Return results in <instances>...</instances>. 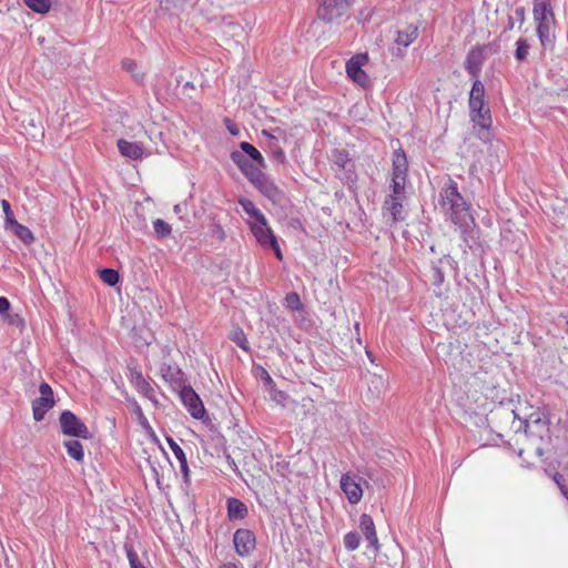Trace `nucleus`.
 Instances as JSON below:
<instances>
[{
  "label": "nucleus",
  "mask_w": 568,
  "mask_h": 568,
  "mask_svg": "<svg viewBox=\"0 0 568 568\" xmlns=\"http://www.w3.org/2000/svg\"><path fill=\"white\" fill-rule=\"evenodd\" d=\"M439 206L447 219L464 231L474 223L471 206L460 194L458 184L450 176L439 191Z\"/></svg>",
  "instance_id": "f257e3e1"
},
{
  "label": "nucleus",
  "mask_w": 568,
  "mask_h": 568,
  "mask_svg": "<svg viewBox=\"0 0 568 568\" xmlns=\"http://www.w3.org/2000/svg\"><path fill=\"white\" fill-rule=\"evenodd\" d=\"M230 158L248 182L265 197L274 203L282 199L283 192L274 181L271 180L258 166H254V163L248 161L244 154L239 151H233L231 152Z\"/></svg>",
  "instance_id": "f03ea898"
},
{
  "label": "nucleus",
  "mask_w": 568,
  "mask_h": 568,
  "mask_svg": "<svg viewBox=\"0 0 568 568\" xmlns=\"http://www.w3.org/2000/svg\"><path fill=\"white\" fill-rule=\"evenodd\" d=\"M550 420L547 414L541 412L531 413L528 418L520 419V426L516 432L517 435L523 436L530 442L531 448L539 456L542 455V443L550 439Z\"/></svg>",
  "instance_id": "7ed1b4c3"
},
{
  "label": "nucleus",
  "mask_w": 568,
  "mask_h": 568,
  "mask_svg": "<svg viewBox=\"0 0 568 568\" xmlns=\"http://www.w3.org/2000/svg\"><path fill=\"white\" fill-rule=\"evenodd\" d=\"M532 16L536 22V32L544 49H554L555 45V13L550 0H534Z\"/></svg>",
  "instance_id": "20e7f679"
},
{
  "label": "nucleus",
  "mask_w": 568,
  "mask_h": 568,
  "mask_svg": "<svg viewBox=\"0 0 568 568\" xmlns=\"http://www.w3.org/2000/svg\"><path fill=\"white\" fill-rule=\"evenodd\" d=\"M355 0H317V17L326 23H339L349 17V9Z\"/></svg>",
  "instance_id": "39448f33"
},
{
  "label": "nucleus",
  "mask_w": 568,
  "mask_h": 568,
  "mask_svg": "<svg viewBox=\"0 0 568 568\" xmlns=\"http://www.w3.org/2000/svg\"><path fill=\"white\" fill-rule=\"evenodd\" d=\"M61 433L65 436L89 439L91 433L88 426L71 410H63L59 417Z\"/></svg>",
  "instance_id": "423d86ee"
},
{
  "label": "nucleus",
  "mask_w": 568,
  "mask_h": 568,
  "mask_svg": "<svg viewBox=\"0 0 568 568\" xmlns=\"http://www.w3.org/2000/svg\"><path fill=\"white\" fill-rule=\"evenodd\" d=\"M332 160L337 168V176L345 183H354L357 180L355 163L351 159L348 151L344 149H334Z\"/></svg>",
  "instance_id": "0eeeda50"
},
{
  "label": "nucleus",
  "mask_w": 568,
  "mask_h": 568,
  "mask_svg": "<svg viewBox=\"0 0 568 568\" xmlns=\"http://www.w3.org/2000/svg\"><path fill=\"white\" fill-rule=\"evenodd\" d=\"M251 232L261 246L271 247L276 258L280 261L283 260V254L277 243V239L271 227L267 225L266 219H264L262 222L253 223L251 225Z\"/></svg>",
  "instance_id": "6e6552de"
},
{
  "label": "nucleus",
  "mask_w": 568,
  "mask_h": 568,
  "mask_svg": "<svg viewBox=\"0 0 568 568\" xmlns=\"http://www.w3.org/2000/svg\"><path fill=\"white\" fill-rule=\"evenodd\" d=\"M180 398L193 418L203 420L206 417L209 419L202 399L191 385H185L180 389Z\"/></svg>",
  "instance_id": "1a4fd4ad"
},
{
  "label": "nucleus",
  "mask_w": 568,
  "mask_h": 568,
  "mask_svg": "<svg viewBox=\"0 0 568 568\" xmlns=\"http://www.w3.org/2000/svg\"><path fill=\"white\" fill-rule=\"evenodd\" d=\"M40 396L32 402V413L36 422H41L47 412L54 406L53 390L43 382L39 386Z\"/></svg>",
  "instance_id": "9d476101"
},
{
  "label": "nucleus",
  "mask_w": 568,
  "mask_h": 568,
  "mask_svg": "<svg viewBox=\"0 0 568 568\" xmlns=\"http://www.w3.org/2000/svg\"><path fill=\"white\" fill-rule=\"evenodd\" d=\"M233 545L240 557H248L256 548V537L251 529L239 528L233 534Z\"/></svg>",
  "instance_id": "9b49d317"
},
{
  "label": "nucleus",
  "mask_w": 568,
  "mask_h": 568,
  "mask_svg": "<svg viewBox=\"0 0 568 568\" xmlns=\"http://www.w3.org/2000/svg\"><path fill=\"white\" fill-rule=\"evenodd\" d=\"M443 265H447L453 270H456L458 264L450 255H444L437 261L432 262L430 266V281L433 286L435 287V294L437 296L442 295V286L445 282V273L443 270Z\"/></svg>",
  "instance_id": "f8f14e48"
},
{
  "label": "nucleus",
  "mask_w": 568,
  "mask_h": 568,
  "mask_svg": "<svg viewBox=\"0 0 568 568\" xmlns=\"http://www.w3.org/2000/svg\"><path fill=\"white\" fill-rule=\"evenodd\" d=\"M485 45H476L471 48L465 59L464 68L471 79H479L483 65L485 63Z\"/></svg>",
  "instance_id": "ddd939ff"
},
{
  "label": "nucleus",
  "mask_w": 568,
  "mask_h": 568,
  "mask_svg": "<svg viewBox=\"0 0 568 568\" xmlns=\"http://www.w3.org/2000/svg\"><path fill=\"white\" fill-rule=\"evenodd\" d=\"M418 37V28L414 24L406 26L403 30H398L395 37L397 48H390V52L396 58H404L406 52L403 48L409 47Z\"/></svg>",
  "instance_id": "4468645a"
},
{
  "label": "nucleus",
  "mask_w": 568,
  "mask_h": 568,
  "mask_svg": "<svg viewBox=\"0 0 568 568\" xmlns=\"http://www.w3.org/2000/svg\"><path fill=\"white\" fill-rule=\"evenodd\" d=\"M129 374L128 378L131 384L135 387V389L145 396L146 398L153 400L155 398V390L151 386L149 382L143 377L142 372L132 363L128 365Z\"/></svg>",
  "instance_id": "2eb2a0df"
},
{
  "label": "nucleus",
  "mask_w": 568,
  "mask_h": 568,
  "mask_svg": "<svg viewBox=\"0 0 568 568\" xmlns=\"http://www.w3.org/2000/svg\"><path fill=\"white\" fill-rule=\"evenodd\" d=\"M367 60V54H358L353 57L346 63L347 75L356 83L365 87L368 82V75L363 70L362 65Z\"/></svg>",
  "instance_id": "dca6fc26"
},
{
  "label": "nucleus",
  "mask_w": 568,
  "mask_h": 568,
  "mask_svg": "<svg viewBox=\"0 0 568 568\" xmlns=\"http://www.w3.org/2000/svg\"><path fill=\"white\" fill-rule=\"evenodd\" d=\"M162 378L168 382L173 388L181 389L185 386L184 373L179 366L163 363L160 367Z\"/></svg>",
  "instance_id": "f3484780"
},
{
  "label": "nucleus",
  "mask_w": 568,
  "mask_h": 568,
  "mask_svg": "<svg viewBox=\"0 0 568 568\" xmlns=\"http://www.w3.org/2000/svg\"><path fill=\"white\" fill-rule=\"evenodd\" d=\"M217 28L227 39L239 40L245 34V29L232 16L221 18Z\"/></svg>",
  "instance_id": "a211bd4d"
},
{
  "label": "nucleus",
  "mask_w": 568,
  "mask_h": 568,
  "mask_svg": "<svg viewBox=\"0 0 568 568\" xmlns=\"http://www.w3.org/2000/svg\"><path fill=\"white\" fill-rule=\"evenodd\" d=\"M408 161L405 151L399 148L392 155V179L407 180Z\"/></svg>",
  "instance_id": "6ab92c4d"
},
{
  "label": "nucleus",
  "mask_w": 568,
  "mask_h": 568,
  "mask_svg": "<svg viewBox=\"0 0 568 568\" xmlns=\"http://www.w3.org/2000/svg\"><path fill=\"white\" fill-rule=\"evenodd\" d=\"M341 489L351 504H357L362 499V487L349 474L342 475Z\"/></svg>",
  "instance_id": "aec40b11"
},
{
  "label": "nucleus",
  "mask_w": 568,
  "mask_h": 568,
  "mask_svg": "<svg viewBox=\"0 0 568 568\" xmlns=\"http://www.w3.org/2000/svg\"><path fill=\"white\" fill-rule=\"evenodd\" d=\"M359 528L365 539L368 541V546L375 550H379V541L372 516L362 514L359 517Z\"/></svg>",
  "instance_id": "412c9836"
},
{
  "label": "nucleus",
  "mask_w": 568,
  "mask_h": 568,
  "mask_svg": "<svg viewBox=\"0 0 568 568\" xmlns=\"http://www.w3.org/2000/svg\"><path fill=\"white\" fill-rule=\"evenodd\" d=\"M487 105L488 103L485 100V85L480 79H476L473 81V85L469 92L468 108L469 110L477 108L483 109Z\"/></svg>",
  "instance_id": "4be33fe9"
},
{
  "label": "nucleus",
  "mask_w": 568,
  "mask_h": 568,
  "mask_svg": "<svg viewBox=\"0 0 568 568\" xmlns=\"http://www.w3.org/2000/svg\"><path fill=\"white\" fill-rule=\"evenodd\" d=\"M227 518L230 520H242L248 516V508L241 499L230 497L226 500Z\"/></svg>",
  "instance_id": "5701e85b"
},
{
  "label": "nucleus",
  "mask_w": 568,
  "mask_h": 568,
  "mask_svg": "<svg viewBox=\"0 0 568 568\" xmlns=\"http://www.w3.org/2000/svg\"><path fill=\"white\" fill-rule=\"evenodd\" d=\"M262 133L268 138L267 143V151L270 152V156L276 164L285 165L287 164V158L285 155L284 150L278 143V140L276 136L267 132L266 130H263Z\"/></svg>",
  "instance_id": "b1692460"
},
{
  "label": "nucleus",
  "mask_w": 568,
  "mask_h": 568,
  "mask_svg": "<svg viewBox=\"0 0 568 568\" xmlns=\"http://www.w3.org/2000/svg\"><path fill=\"white\" fill-rule=\"evenodd\" d=\"M469 116L471 122L483 130H489L493 124L491 112L489 105L483 109L469 110Z\"/></svg>",
  "instance_id": "393cba45"
},
{
  "label": "nucleus",
  "mask_w": 568,
  "mask_h": 568,
  "mask_svg": "<svg viewBox=\"0 0 568 568\" xmlns=\"http://www.w3.org/2000/svg\"><path fill=\"white\" fill-rule=\"evenodd\" d=\"M116 144L119 152L121 153V155L125 158H129L131 160H139L143 155V149L136 142H130L124 139H119Z\"/></svg>",
  "instance_id": "a878e982"
},
{
  "label": "nucleus",
  "mask_w": 568,
  "mask_h": 568,
  "mask_svg": "<svg viewBox=\"0 0 568 568\" xmlns=\"http://www.w3.org/2000/svg\"><path fill=\"white\" fill-rule=\"evenodd\" d=\"M250 161L252 160L261 170L266 166L265 160L262 153L251 143L243 141L240 143V150H237Z\"/></svg>",
  "instance_id": "bb28decb"
},
{
  "label": "nucleus",
  "mask_w": 568,
  "mask_h": 568,
  "mask_svg": "<svg viewBox=\"0 0 568 568\" xmlns=\"http://www.w3.org/2000/svg\"><path fill=\"white\" fill-rule=\"evenodd\" d=\"M403 200L400 197H386L384 207L389 212L393 222L404 221Z\"/></svg>",
  "instance_id": "cd10ccee"
},
{
  "label": "nucleus",
  "mask_w": 568,
  "mask_h": 568,
  "mask_svg": "<svg viewBox=\"0 0 568 568\" xmlns=\"http://www.w3.org/2000/svg\"><path fill=\"white\" fill-rule=\"evenodd\" d=\"M239 204L248 216L254 219V223L262 222L264 221V219H266L262 211L258 207H256L254 202L251 201L250 199L240 197Z\"/></svg>",
  "instance_id": "c85d7f7f"
},
{
  "label": "nucleus",
  "mask_w": 568,
  "mask_h": 568,
  "mask_svg": "<svg viewBox=\"0 0 568 568\" xmlns=\"http://www.w3.org/2000/svg\"><path fill=\"white\" fill-rule=\"evenodd\" d=\"M64 447L68 455L75 462L82 463L84 460L83 446L78 439H70L64 442Z\"/></svg>",
  "instance_id": "c756f323"
},
{
  "label": "nucleus",
  "mask_w": 568,
  "mask_h": 568,
  "mask_svg": "<svg viewBox=\"0 0 568 568\" xmlns=\"http://www.w3.org/2000/svg\"><path fill=\"white\" fill-rule=\"evenodd\" d=\"M11 229L14 235L24 244L30 245L31 243L34 242V235L28 226L17 222V224H13Z\"/></svg>",
  "instance_id": "7c9ffc66"
},
{
  "label": "nucleus",
  "mask_w": 568,
  "mask_h": 568,
  "mask_svg": "<svg viewBox=\"0 0 568 568\" xmlns=\"http://www.w3.org/2000/svg\"><path fill=\"white\" fill-rule=\"evenodd\" d=\"M24 4L33 12L45 14L52 7V0H23Z\"/></svg>",
  "instance_id": "2f4dec72"
},
{
  "label": "nucleus",
  "mask_w": 568,
  "mask_h": 568,
  "mask_svg": "<svg viewBox=\"0 0 568 568\" xmlns=\"http://www.w3.org/2000/svg\"><path fill=\"white\" fill-rule=\"evenodd\" d=\"M100 278L109 286H115L120 282V274L116 270L105 267L99 271Z\"/></svg>",
  "instance_id": "473e14b6"
},
{
  "label": "nucleus",
  "mask_w": 568,
  "mask_h": 568,
  "mask_svg": "<svg viewBox=\"0 0 568 568\" xmlns=\"http://www.w3.org/2000/svg\"><path fill=\"white\" fill-rule=\"evenodd\" d=\"M529 49H530V45H529L527 39L519 38L516 41V49H515V52H514L515 59L518 62H524L527 59L528 54H529Z\"/></svg>",
  "instance_id": "72a5a7b5"
},
{
  "label": "nucleus",
  "mask_w": 568,
  "mask_h": 568,
  "mask_svg": "<svg viewBox=\"0 0 568 568\" xmlns=\"http://www.w3.org/2000/svg\"><path fill=\"white\" fill-rule=\"evenodd\" d=\"M153 229L158 239L160 240H164L171 236L172 227L168 222H165L162 219H156L155 221H153Z\"/></svg>",
  "instance_id": "f704fd0d"
},
{
  "label": "nucleus",
  "mask_w": 568,
  "mask_h": 568,
  "mask_svg": "<svg viewBox=\"0 0 568 568\" xmlns=\"http://www.w3.org/2000/svg\"><path fill=\"white\" fill-rule=\"evenodd\" d=\"M284 306L290 311H301L303 308V303L301 301L300 295L296 292H290L286 294L284 298Z\"/></svg>",
  "instance_id": "c9c22d12"
},
{
  "label": "nucleus",
  "mask_w": 568,
  "mask_h": 568,
  "mask_svg": "<svg viewBox=\"0 0 568 568\" xmlns=\"http://www.w3.org/2000/svg\"><path fill=\"white\" fill-rule=\"evenodd\" d=\"M231 341L236 344L244 352H250V345L246 338L245 333L242 328L237 327L232 332Z\"/></svg>",
  "instance_id": "e433bc0d"
},
{
  "label": "nucleus",
  "mask_w": 568,
  "mask_h": 568,
  "mask_svg": "<svg viewBox=\"0 0 568 568\" xmlns=\"http://www.w3.org/2000/svg\"><path fill=\"white\" fill-rule=\"evenodd\" d=\"M123 548L125 550L126 558H128L129 564H130V568H146L140 561L139 556H138L136 551L134 550V547H133L132 544L125 542Z\"/></svg>",
  "instance_id": "4c0bfd02"
},
{
  "label": "nucleus",
  "mask_w": 568,
  "mask_h": 568,
  "mask_svg": "<svg viewBox=\"0 0 568 568\" xmlns=\"http://www.w3.org/2000/svg\"><path fill=\"white\" fill-rule=\"evenodd\" d=\"M343 541H344V547L348 551H354L359 547L361 536L355 530L348 531L347 534H345Z\"/></svg>",
  "instance_id": "58836bf2"
},
{
  "label": "nucleus",
  "mask_w": 568,
  "mask_h": 568,
  "mask_svg": "<svg viewBox=\"0 0 568 568\" xmlns=\"http://www.w3.org/2000/svg\"><path fill=\"white\" fill-rule=\"evenodd\" d=\"M407 180L392 179L390 190L392 193L387 197H405V185Z\"/></svg>",
  "instance_id": "ea45409f"
},
{
  "label": "nucleus",
  "mask_w": 568,
  "mask_h": 568,
  "mask_svg": "<svg viewBox=\"0 0 568 568\" xmlns=\"http://www.w3.org/2000/svg\"><path fill=\"white\" fill-rule=\"evenodd\" d=\"M0 204L2 206L3 213H4V223L7 227H11L13 224H17V220L14 217L13 211L11 209V205L9 201L7 200H0Z\"/></svg>",
  "instance_id": "a19ab883"
},
{
  "label": "nucleus",
  "mask_w": 568,
  "mask_h": 568,
  "mask_svg": "<svg viewBox=\"0 0 568 568\" xmlns=\"http://www.w3.org/2000/svg\"><path fill=\"white\" fill-rule=\"evenodd\" d=\"M166 443L170 446L172 453L174 454L175 458L179 462L186 458L184 450L180 447V445L172 437H166Z\"/></svg>",
  "instance_id": "79ce46f5"
},
{
  "label": "nucleus",
  "mask_w": 568,
  "mask_h": 568,
  "mask_svg": "<svg viewBox=\"0 0 568 568\" xmlns=\"http://www.w3.org/2000/svg\"><path fill=\"white\" fill-rule=\"evenodd\" d=\"M257 376L261 378V381L264 383V385L268 388L275 387V382L270 375V373L262 366H257Z\"/></svg>",
  "instance_id": "37998d69"
},
{
  "label": "nucleus",
  "mask_w": 568,
  "mask_h": 568,
  "mask_svg": "<svg viewBox=\"0 0 568 568\" xmlns=\"http://www.w3.org/2000/svg\"><path fill=\"white\" fill-rule=\"evenodd\" d=\"M552 479L556 483V485L558 486V488L560 489V493L568 500V487L565 483L566 480H565L564 476L560 473H555Z\"/></svg>",
  "instance_id": "c03bdc74"
},
{
  "label": "nucleus",
  "mask_w": 568,
  "mask_h": 568,
  "mask_svg": "<svg viewBox=\"0 0 568 568\" xmlns=\"http://www.w3.org/2000/svg\"><path fill=\"white\" fill-rule=\"evenodd\" d=\"M211 235L223 242L226 237L225 231L220 223H213L210 229Z\"/></svg>",
  "instance_id": "a18cd8bd"
},
{
  "label": "nucleus",
  "mask_w": 568,
  "mask_h": 568,
  "mask_svg": "<svg viewBox=\"0 0 568 568\" xmlns=\"http://www.w3.org/2000/svg\"><path fill=\"white\" fill-rule=\"evenodd\" d=\"M180 463V468H181V473H182V477H183V481L186 484V485H190V468H189V465H187V459H183Z\"/></svg>",
  "instance_id": "49530a36"
},
{
  "label": "nucleus",
  "mask_w": 568,
  "mask_h": 568,
  "mask_svg": "<svg viewBox=\"0 0 568 568\" xmlns=\"http://www.w3.org/2000/svg\"><path fill=\"white\" fill-rule=\"evenodd\" d=\"M10 306V301L4 296H0V315L8 313Z\"/></svg>",
  "instance_id": "de8ad7c7"
},
{
  "label": "nucleus",
  "mask_w": 568,
  "mask_h": 568,
  "mask_svg": "<svg viewBox=\"0 0 568 568\" xmlns=\"http://www.w3.org/2000/svg\"><path fill=\"white\" fill-rule=\"evenodd\" d=\"M515 17H516V20L519 22L520 26L524 24L525 19H526L525 8L524 7L516 8Z\"/></svg>",
  "instance_id": "09e8293b"
},
{
  "label": "nucleus",
  "mask_w": 568,
  "mask_h": 568,
  "mask_svg": "<svg viewBox=\"0 0 568 568\" xmlns=\"http://www.w3.org/2000/svg\"><path fill=\"white\" fill-rule=\"evenodd\" d=\"M226 128L231 135L236 136L240 134V129L235 123H232L230 119H225Z\"/></svg>",
  "instance_id": "8fccbe9b"
},
{
  "label": "nucleus",
  "mask_w": 568,
  "mask_h": 568,
  "mask_svg": "<svg viewBox=\"0 0 568 568\" xmlns=\"http://www.w3.org/2000/svg\"><path fill=\"white\" fill-rule=\"evenodd\" d=\"M134 412L138 415L141 425H143V426L149 425L148 419L144 416L142 408L138 404L135 405Z\"/></svg>",
  "instance_id": "3c124183"
},
{
  "label": "nucleus",
  "mask_w": 568,
  "mask_h": 568,
  "mask_svg": "<svg viewBox=\"0 0 568 568\" xmlns=\"http://www.w3.org/2000/svg\"><path fill=\"white\" fill-rule=\"evenodd\" d=\"M122 67H123V69H124V70H126L128 72H133V71H134V69L136 68V63H135V61H133V60H124V61L122 62Z\"/></svg>",
  "instance_id": "603ef678"
},
{
  "label": "nucleus",
  "mask_w": 568,
  "mask_h": 568,
  "mask_svg": "<svg viewBox=\"0 0 568 568\" xmlns=\"http://www.w3.org/2000/svg\"><path fill=\"white\" fill-rule=\"evenodd\" d=\"M225 459H226V463L229 464L230 468L234 471H237V465L230 454L225 455Z\"/></svg>",
  "instance_id": "864d4df0"
},
{
  "label": "nucleus",
  "mask_w": 568,
  "mask_h": 568,
  "mask_svg": "<svg viewBox=\"0 0 568 568\" xmlns=\"http://www.w3.org/2000/svg\"><path fill=\"white\" fill-rule=\"evenodd\" d=\"M374 376L376 377V382H377V385H376V388H384L385 386V382L383 379L382 376H377V374H374Z\"/></svg>",
  "instance_id": "5fc2aeb1"
},
{
  "label": "nucleus",
  "mask_w": 568,
  "mask_h": 568,
  "mask_svg": "<svg viewBox=\"0 0 568 568\" xmlns=\"http://www.w3.org/2000/svg\"><path fill=\"white\" fill-rule=\"evenodd\" d=\"M514 24H515V23H514V18H513V17H509V18H508V23H507V26H506V28H505V31H510V30H513Z\"/></svg>",
  "instance_id": "6e6d98bb"
},
{
  "label": "nucleus",
  "mask_w": 568,
  "mask_h": 568,
  "mask_svg": "<svg viewBox=\"0 0 568 568\" xmlns=\"http://www.w3.org/2000/svg\"><path fill=\"white\" fill-rule=\"evenodd\" d=\"M219 568H239V566L233 562H227V564L221 565Z\"/></svg>",
  "instance_id": "4d7b16f0"
},
{
  "label": "nucleus",
  "mask_w": 568,
  "mask_h": 568,
  "mask_svg": "<svg viewBox=\"0 0 568 568\" xmlns=\"http://www.w3.org/2000/svg\"><path fill=\"white\" fill-rule=\"evenodd\" d=\"M366 355L369 358L371 363L374 364L375 363V357H374L373 353L371 351L366 349Z\"/></svg>",
  "instance_id": "13d9d810"
},
{
  "label": "nucleus",
  "mask_w": 568,
  "mask_h": 568,
  "mask_svg": "<svg viewBox=\"0 0 568 568\" xmlns=\"http://www.w3.org/2000/svg\"><path fill=\"white\" fill-rule=\"evenodd\" d=\"M181 211H182V210H181V205H180V204L174 205V212H175V213H178V214H179Z\"/></svg>",
  "instance_id": "bf43d9fd"
},
{
  "label": "nucleus",
  "mask_w": 568,
  "mask_h": 568,
  "mask_svg": "<svg viewBox=\"0 0 568 568\" xmlns=\"http://www.w3.org/2000/svg\"><path fill=\"white\" fill-rule=\"evenodd\" d=\"M565 428L568 432V410L566 412Z\"/></svg>",
  "instance_id": "052dcab7"
},
{
  "label": "nucleus",
  "mask_w": 568,
  "mask_h": 568,
  "mask_svg": "<svg viewBox=\"0 0 568 568\" xmlns=\"http://www.w3.org/2000/svg\"><path fill=\"white\" fill-rule=\"evenodd\" d=\"M355 329L358 331L359 329V323H355Z\"/></svg>",
  "instance_id": "680f3d73"
},
{
  "label": "nucleus",
  "mask_w": 568,
  "mask_h": 568,
  "mask_svg": "<svg viewBox=\"0 0 568 568\" xmlns=\"http://www.w3.org/2000/svg\"><path fill=\"white\" fill-rule=\"evenodd\" d=\"M523 453H524V450H523V449H520V450H519V453H518V455H519V456H521V455H523Z\"/></svg>",
  "instance_id": "e2e57ef3"
}]
</instances>
